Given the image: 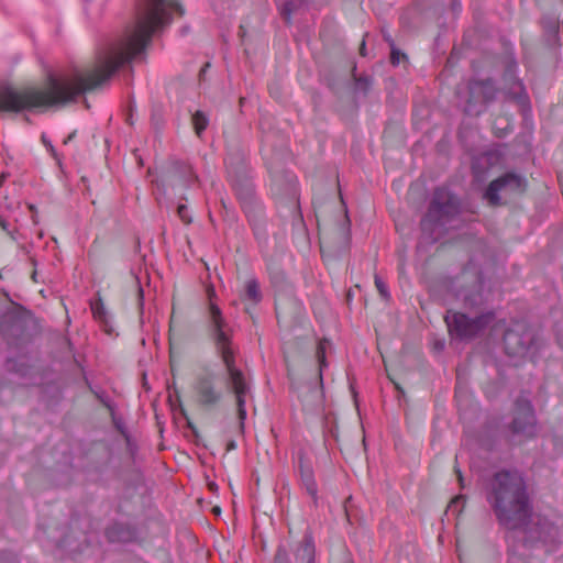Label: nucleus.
<instances>
[{
    "instance_id": "nucleus-1",
    "label": "nucleus",
    "mask_w": 563,
    "mask_h": 563,
    "mask_svg": "<svg viewBox=\"0 0 563 563\" xmlns=\"http://www.w3.org/2000/svg\"><path fill=\"white\" fill-rule=\"evenodd\" d=\"M486 500L497 522L508 530L523 528L531 516L527 485L517 471L503 470L489 478Z\"/></svg>"
},
{
    "instance_id": "nucleus-2",
    "label": "nucleus",
    "mask_w": 563,
    "mask_h": 563,
    "mask_svg": "<svg viewBox=\"0 0 563 563\" xmlns=\"http://www.w3.org/2000/svg\"><path fill=\"white\" fill-rule=\"evenodd\" d=\"M231 328L223 318L220 308L210 302L207 314V333L221 355L228 373V387L235 397L238 417L241 422L246 419L245 401L250 395V387L244 374L235 367L234 354L231 349Z\"/></svg>"
},
{
    "instance_id": "nucleus-3",
    "label": "nucleus",
    "mask_w": 563,
    "mask_h": 563,
    "mask_svg": "<svg viewBox=\"0 0 563 563\" xmlns=\"http://www.w3.org/2000/svg\"><path fill=\"white\" fill-rule=\"evenodd\" d=\"M460 213V201L450 190L438 188L434 190L428 212L421 220L423 234L435 242L448 230V225Z\"/></svg>"
},
{
    "instance_id": "nucleus-4",
    "label": "nucleus",
    "mask_w": 563,
    "mask_h": 563,
    "mask_svg": "<svg viewBox=\"0 0 563 563\" xmlns=\"http://www.w3.org/2000/svg\"><path fill=\"white\" fill-rule=\"evenodd\" d=\"M452 291L465 307L477 308L486 300L483 291V276L479 269L468 264L452 282Z\"/></svg>"
},
{
    "instance_id": "nucleus-5",
    "label": "nucleus",
    "mask_w": 563,
    "mask_h": 563,
    "mask_svg": "<svg viewBox=\"0 0 563 563\" xmlns=\"http://www.w3.org/2000/svg\"><path fill=\"white\" fill-rule=\"evenodd\" d=\"M463 111L468 115L477 117L486 111L497 96V88L492 79L470 80L465 90H457Z\"/></svg>"
},
{
    "instance_id": "nucleus-6",
    "label": "nucleus",
    "mask_w": 563,
    "mask_h": 563,
    "mask_svg": "<svg viewBox=\"0 0 563 563\" xmlns=\"http://www.w3.org/2000/svg\"><path fill=\"white\" fill-rule=\"evenodd\" d=\"M190 399L203 412H212L220 407L223 391L217 386L214 374L196 376L190 386Z\"/></svg>"
},
{
    "instance_id": "nucleus-7",
    "label": "nucleus",
    "mask_w": 563,
    "mask_h": 563,
    "mask_svg": "<svg viewBox=\"0 0 563 563\" xmlns=\"http://www.w3.org/2000/svg\"><path fill=\"white\" fill-rule=\"evenodd\" d=\"M494 319L495 314L492 311L474 318L456 311H448L445 316V322L450 334L462 340L476 336L486 327H488Z\"/></svg>"
},
{
    "instance_id": "nucleus-8",
    "label": "nucleus",
    "mask_w": 563,
    "mask_h": 563,
    "mask_svg": "<svg viewBox=\"0 0 563 563\" xmlns=\"http://www.w3.org/2000/svg\"><path fill=\"white\" fill-rule=\"evenodd\" d=\"M537 340L533 331L522 322L515 323L504 334V346L507 355L526 357L536 349Z\"/></svg>"
},
{
    "instance_id": "nucleus-9",
    "label": "nucleus",
    "mask_w": 563,
    "mask_h": 563,
    "mask_svg": "<svg viewBox=\"0 0 563 563\" xmlns=\"http://www.w3.org/2000/svg\"><path fill=\"white\" fill-rule=\"evenodd\" d=\"M350 244V221L345 214L341 222L320 238V249L323 257H338L345 252Z\"/></svg>"
},
{
    "instance_id": "nucleus-10",
    "label": "nucleus",
    "mask_w": 563,
    "mask_h": 563,
    "mask_svg": "<svg viewBox=\"0 0 563 563\" xmlns=\"http://www.w3.org/2000/svg\"><path fill=\"white\" fill-rule=\"evenodd\" d=\"M527 180L525 177L515 174L506 173L500 177L494 179L487 187L484 197L490 206H499L501 203L499 192L506 194H522L526 190Z\"/></svg>"
},
{
    "instance_id": "nucleus-11",
    "label": "nucleus",
    "mask_w": 563,
    "mask_h": 563,
    "mask_svg": "<svg viewBox=\"0 0 563 563\" xmlns=\"http://www.w3.org/2000/svg\"><path fill=\"white\" fill-rule=\"evenodd\" d=\"M236 196L241 202V206L257 233L262 223V209L254 200L253 187L247 181L234 184Z\"/></svg>"
},
{
    "instance_id": "nucleus-12",
    "label": "nucleus",
    "mask_w": 563,
    "mask_h": 563,
    "mask_svg": "<svg viewBox=\"0 0 563 563\" xmlns=\"http://www.w3.org/2000/svg\"><path fill=\"white\" fill-rule=\"evenodd\" d=\"M517 63L512 56H507L505 60V71L503 75L505 92L515 99L520 106L528 103L526 88L521 80L516 76Z\"/></svg>"
},
{
    "instance_id": "nucleus-13",
    "label": "nucleus",
    "mask_w": 563,
    "mask_h": 563,
    "mask_svg": "<svg viewBox=\"0 0 563 563\" xmlns=\"http://www.w3.org/2000/svg\"><path fill=\"white\" fill-rule=\"evenodd\" d=\"M158 181L166 191L168 188L174 189L177 186L188 187L194 181V176L188 166L175 164L162 175Z\"/></svg>"
},
{
    "instance_id": "nucleus-14",
    "label": "nucleus",
    "mask_w": 563,
    "mask_h": 563,
    "mask_svg": "<svg viewBox=\"0 0 563 563\" xmlns=\"http://www.w3.org/2000/svg\"><path fill=\"white\" fill-rule=\"evenodd\" d=\"M529 533L532 539L544 543H555L560 542L562 539V532L559 527L554 526L545 518H539L533 523V527L530 528Z\"/></svg>"
},
{
    "instance_id": "nucleus-15",
    "label": "nucleus",
    "mask_w": 563,
    "mask_h": 563,
    "mask_svg": "<svg viewBox=\"0 0 563 563\" xmlns=\"http://www.w3.org/2000/svg\"><path fill=\"white\" fill-rule=\"evenodd\" d=\"M297 563H316V548L311 533L307 532L297 544L295 552Z\"/></svg>"
},
{
    "instance_id": "nucleus-16",
    "label": "nucleus",
    "mask_w": 563,
    "mask_h": 563,
    "mask_svg": "<svg viewBox=\"0 0 563 563\" xmlns=\"http://www.w3.org/2000/svg\"><path fill=\"white\" fill-rule=\"evenodd\" d=\"M240 297L244 302L249 303V306L245 307V311L251 314L250 306H256L263 298L261 287L256 278L250 277L245 280Z\"/></svg>"
},
{
    "instance_id": "nucleus-17",
    "label": "nucleus",
    "mask_w": 563,
    "mask_h": 563,
    "mask_svg": "<svg viewBox=\"0 0 563 563\" xmlns=\"http://www.w3.org/2000/svg\"><path fill=\"white\" fill-rule=\"evenodd\" d=\"M106 537L110 542H131L135 538V531L125 523L114 522L106 529Z\"/></svg>"
},
{
    "instance_id": "nucleus-18",
    "label": "nucleus",
    "mask_w": 563,
    "mask_h": 563,
    "mask_svg": "<svg viewBox=\"0 0 563 563\" xmlns=\"http://www.w3.org/2000/svg\"><path fill=\"white\" fill-rule=\"evenodd\" d=\"M299 473L302 485L307 493L312 497L314 504H317V484L314 482L313 470L310 464L306 462L302 455L299 457Z\"/></svg>"
},
{
    "instance_id": "nucleus-19",
    "label": "nucleus",
    "mask_w": 563,
    "mask_h": 563,
    "mask_svg": "<svg viewBox=\"0 0 563 563\" xmlns=\"http://www.w3.org/2000/svg\"><path fill=\"white\" fill-rule=\"evenodd\" d=\"M534 419V409L526 395H520L515 402V418L512 422H531Z\"/></svg>"
},
{
    "instance_id": "nucleus-20",
    "label": "nucleus",
    "mask_w": 563,
    "mask_h": 563,
    "mask_svg": "<svg viewBox=\"0 0 563 563\" xmlns=\"http://www.w3.org/2000/svg\"><path fill=\"white\" fill-rule=\"evenodd\" d=\"M510 441L515 444H520L525 439L530 438L534 433L536 424H508Z\"/></svg>"
},
{
    "instance_id": "nucleus-21",
    "label": "nucleus",
    "mask_w": 563,
    "mask_h": 563,
    "mask_svg": "<svg viewBox=\"0 0 563 563\" xmlns=\"http://www.w3.org/2000/svg\"><path fill=\"white\" fill-rule=\"evenodd\" d=\"M544 35L548 45L555 46L560 43L559 36V21L553 16H548L542 20Z\"/></svg>"
},
{
    "instance_id": "nucleus-22",
    "label": "nucleus",
    "mask_w": 563,
    "mask_h": 563,
    "mask_svg": "<svg viewBox=\"0 0 563 563\" xmlns=\"http://www.w3.org/2000/svg\"><path fill=\"white\" fill-rule=\"evenodd\" d=\"M91 310L93 317L99 320L104 327H108L110 323V318L108 311L104 307L102 299L99 297L97 300L91 302Z\"/></svg>"
},
{
    "instance_id": "nucleus-23",
    "label": "nucleus",
    "mask_w": 563,
    "mask_h": 563,
    "mask_svg": "<svg viewBox=\"0 0 563 563\" xmlns=\"http://www.w3.org/2000/svg\"><path fill=\"white\" fill-rule=\"evenodd\" d=\"M493 130L496 136L504 137L512 130V125L508 118L500 117L495 119Z\"/></svg>"
},
{
    "instance_id": "nucleus-24",
    "label": "nucleus",
    "mask_w": 563,
    "mask_h": 563,
    "mask_svg": "<svg viewBox=\"0 0 563 563\" xmlns=\"http://www.w3.org/2000/svg\"><path fill=\"white\" fill-rule=\"evenodd\" d=\"M195 132L198 136H201L202 132L208 126L209 120L205 112L198 110L192 114L191 118Z\"/></svg>"
},
{
    "instance_id": "nucleus-25",
    "label": "nucleus",
    "mask_w": 563,
    "mask_h": 563,
    "mask_svg": "<svg viewBox=\"0 0 563 563\" xmlns=\"http://www.w3.org/2000/svg\"><path fill=\"white\" fill-rule=\"evenodd\" d=\"M354 79H355V91L366 95L372 86L371 78L367 76H361V77H354Z\"/></svg>"
},
{
    "instance_id": "nucleus-26",
    "label": "nucleus",
    "mask_w": 563,
    "mask_h": 563,
    "mask_svg": "<svg viewBox=\"0 0 563 563\" xmlns=\"http://www.w3.org/2000/svg\"><path fill=\"white\" fill-rule=\"evenodd\" d=\"M328 344V341H321L319 342L317 346V360L319 363V372L322 373L323 368L327 366L325 361V345Z\"/></svg>"
},
{
    "instance_id": "nucleus-27",
    "label": "nucleus",
    "mask_w": 563,
    "mask_h": 563,
    "mask_svg": "<svg viewBox=\"0 0 563 563\" xmlns=\"http://www.w3.org/2000/svg\"><path fill=\"white\" fill-rule=\"evenodd\" d=\"M183 434L186 438H190V439L192 438L197 444H199L201 442L199 431L197 430L195 424H191V423L185 424Z\"/></svg>"
},
{
    "instance_id": "nucleus-28",
    "label": "nucleus",
    "mask_w": 563,
    "mask_h": 563,
    "mask_svg": "<svg viewBox=\"0 0 563 563\" xmlns=\"http://www.w3.org/2000/svg\"><path fill=\"white\" fill-rule=\"evenodd\" d=\"M273 563H291L290 556L284 547L279 545L277 548Z\"/></svg>"
},
{
    "instance_id": "nucleus-29",
    "label": "nucleus",
    "mask_w": 563,
    "mask_h": 563,
    "mask_svg": "<svg viewBox=\"0 0 563 563\" xmlns=\"http://www.w3.org/2000/svg\"><path fill=\"white\" fill-rule=\"evenodd\" d=\"M168 398L172 404V407H174L177 404L179 406V409H180L183 416L186 417V412H185V409L181 404L180 393L178 391V389L176 387H174L173 391L169 390Z\"/></svg>"
},
{
    "instance_id": "nucleus-30",
    "label": "nucleus",
    "mask_w": 563,
    "mask_h": 563,
    "mask_svg": "<svg viewBox=\"0 0 563 563\" xmlns=\"http://www.w3.org/2000/svg\"><path fill=\"white\" fill-rule=\"evenodd\" d=\"M177 214L180 218V220L183 222H185L186 224L191 223V217L189 214V211H188V208H187L186 205H184V203H179L178 205V207H177Z\"/></svg>"
},
{
    "instance_id": "nucleus-31",
    "label": "nucleus",
    "mask_w": 563,
    "mask_h": 563,
    "mask_svg": "<svg viewBox=\"0 0 563 563\" xmlns=\"http://www.w3.org/2000/svg\"><path fill=\"white\" fill-rule=\"evenodd\" d=\"M375 286H376L379 295L384 299H388L389 298V292H388L386 284L377 275H375Z\"/></svg>"
},
{
    "instance_id": "nucleus-32",
    "label": "nucleus",
    "mask_w": 563,
    "mask_h": 563,
    "mask_svg": "<svg viewBox=\"0 0 563 563\" xmlns=\"http://www.w3.org/2000/svg\"><path fill=\"white\" fill-rule=\"evenodd\" d=\"M405 54H402L399 49H397L396 47H393L391 48V52H390V63L393 65H398L400 63V58H405Z\"/></svg>"
},
{
    "instance_id": "nucleus-33",
    "label": "nucleus",
    "mask_w": 563,
    "mask_h": 563,
    "mask_svg": "<svg viewBox=\"0 0 563 563\" xmlns=\"http://www.w3.org/2000/svg\"><path fill=\"white\" fill-rule=\"evenodd\" d=\"M294 10H295L294 1H288V2H286L284 4L283 10H282V14L285 16V19L287 21H289L290 14L292 13Z\"/></svg>"
},
{
    "instance_id": "nucleus-34",
    "label": "nucleus",
    "mask_w": 563,
    "mask_h": 563,
    "mask_svg": "<svg viewBox=\"0 0 563 563\" xmlns=\"http://www.w3.org/2000/svg\"><path fill=\"white\" fill-rule=\"evenodd\" d=\"M0 227L1 229L10 235L12 240H15V236L12 231L9 230L8 221L0 214Z\"/></svg>"
},
{
    "instance_id": "nucleus-35",
    "label": "nucleus",
    "mask_w": 563,
    "mask_h": 563,
    "mask_svg": "<svg viewBox=\"0 0 563 563\" xmlns=\"http://www.w3.org/2000/svg\"><path fill=\"white\" fill-rule=\"evenodd\" d=\"M454 472L456 474L460 487L464 488L465 487L464 478H463L462 473H461L460 468L457 467V465L454 466Z\"/></svg>"
},
{
    "instance_id": "nucleus-36",
    "label": "nucleus",
    "mask_w": 563,
    "mask_h": 563,
    "mask_svg": "<svg viewBox=\"0 0 563 563\" xmlns=\"http://www.w3.org/2000/svg\"><path fill=\"white\" fill-rule=\"evenodd\" d=\"M465 499H466V496H464V495H459V496H456L454 499H452V501H451V506H452V505H455V504H459V503H463V504H464V503H465Z\"/></svg>"
},
{
    "instance_id": "nucleus-37",
    "label": "nucleus",
    "mask_w": 563,
    "mask_h": 563,
    "mask_svg": "<svg viewBox=\"0 0 563 563\" xmlns=\"http://www.w3.org/2000/svg\"><path fill=\"white\" fill-rule=\"evenodd\" d=\"M383 35L384 40L390 45V48L395 47L391 36L387 32H384Z\"/></svg>"
},
{
    "instance_id": "nucleus-38",
    "label": "nucleus",
    "mask_w": 563,
    "mask_h": 563,
    "mask_svg": "<svg viewBox=\"0 0 563 563\" xmlns=\"http://www.w3.org/2000/svg\"><path fill=\"white\" fill-rule=\"evenodd\" d=\"M365 40L363 38L362 43H361V47H360V54L362 56H366V47H365Z\"/></svg>"
},
{
    "instance_id": "nucleus-39",
    "label": "nucleus",
    "mask_w": 563,
    "mask_h": 563,
    "mask_svg": "<svg viewBox=\"0 0 563 563\" xmlns=\"http://www.w3.org/2000/svg\"><path fill=\"white\" fill-rule=\"evenodd\" d=\"M126 444H128V448H129L131 454H133L134 453V445H133V443H132V441H131V439L129 437H126Z\"/></svg>"
},
{
    "instance_id": "nucleus-40",
    "label": "nucleus",
    "mask_w": 563,
    "mask_h": 563,
    "mask_svg": "<svg viewBox=\"0 0 563 563\" xmlns=\"http://www.w3.org/2000/svg\"><path fill=\"white\" fill-rule=\"evenodd\" d=\"M76 136V131L71 132L65 140H64V144H67L69 143L70 141L74 140V137Z\"/></svg>"
},
{
    "instance_id": "nucleus-41",
    "label": "nucleus",
    "mask_w": 563,
    "mask_h": 563,
    "mask_svg": "<svg viewBox=\"0 0 563 563\" xmlns=\"http://www.w3.org/2000/svg\"><path fill=\"white\" fill-rule=\"evenodd\" d=\"M452 8H453V10H454V11H459V10L461 9V3H460V1L454 0V1L452 2Z\"/></svg>"
},
{
    "instance_id": "nucleus-42",
    "label": "nucleus",
    "mask_w": 563,
    "mask_h": 563,
    "mask_svg": "<svg viewBox=\"0 0 563 563\" xmlns=\"http://www.w3.org/2000/svg\"><path fill=\"white\" fill-rule=\"evenodd\" d=\"M235 442L234 441H229L228 444H227V451H231V450H234L235 449Z\"/></svg>"
},
{
    "instance_id": "nucleus-43",
    "label": "nucleus",
    "mask_w": 563,
    "mask_h": 563,
    "mask_svg": "<svg viewBox=\"0 0 563 563\" xmlns=\"http://www.w3.org/2000/svg\"><path fill=\"white\" fill-rule=\"evenodd\" d=\"M210 67V63H206L205 66L200 69V77L207 73V69Z\"/></svg>"
},
{
    "instance_id": "nucleus-44",
    "label": "nucleus",
    "mask_w": 563,
    "mask_h": 563,
    "mask_svg": "<svg viewBox=\"0 0 563 563\" xmlns=\"http://www.w3.org/2000/svg\"><path fill=\"white\" fill-rule=\"evenodd\" d=\"M361 432H362V441H363V444L365 445L366 438H365L364 424H361Z\"/></svg>"
},
{
    "instance_id": "nucleus-45",
    "label": "nucleus",
    "mask_w": 563,
    "mask_h": 563,
    "mask_svg": "<svg viewBox=\"0 0 563 563\" xmlns=\"http://www.w3.org/2000/svg\"><path fill=\"white\" fill-rule=\"evenodd\" d=\"M126 121H128L129 124H131V125L133 124V121H132V107H130V113L128 115Z\"/></svg>"
},
{
    "instance_id": "nucleus-46",
    "label": "nucleus",
    "mask_w": 563,
    "mask_h": 563,
    "mask_svg": "<svg viewBox=\"0 0 563 563\" xmlns=\"http://www.w3.org/2000/svg\"><path fill=\"white\" fill-rule=\"evenodd\" d=\"M212 512H213L214 515L219 516V515L221 514V509H220V507H218V506L213 507V508H212Z\"/></svg>"
},
{
    "instance_id": "nucleus-47",
    "label": "nucleus",
    "mask_w": 563,
    "mask_h": 563,
    "mask_svg": "<svg viewBox=\"0 0 563 563\" xmlns=\"http://www.w3.org/2000/svg\"><path fill=\"white\" fill-rule=\"evenodd\" d=\"M235 427H236V429H238V431H239L240 433H243V429H244V424H243V423L235 424Z\"/></svg>"
},
{
    "instance_id": "nucleus-48",
    "label": "nucleus",
    "mask_w": 563,
    "mask_h": 563,
    "mask_svg": "<svg viewBox=\"0 0 563 563\" xmlns=\"http://www.w3.org/2000/svg\"><path fill=\"white\" fill-rule=\"evenodd\" d=\"M209 488H210L211 490H216V489H217V485H216L214 483H210V484H209Z\"/></svg>"
},
{
    "instance_id": "nucleus-49",
    "label": "nucleus",
    "mask_w": 563,
    "mask_h": 563,
    "mask_svg": "<svg viewBox=\"0 0 563 563\" xmlns=\"http://www.w3.org/2000/svg\"><path fill=\"white\" fill-rule=\"evenodd\" d=\"M279 306H276V316H277V319H279V314H280V311H279Z\"/></svg>"
},
{
    "instance_id": "nucleus-50",
    "label": "nucleus",
    "mask_w": 563,
    "mask_h": 563,
    "mask_svg": "<svg viewBox=\"0 0 563 563\" xmlns=\"http://www.w3.org/2000/svg\"><path fill=\"white\" fill-rule=\"evenodd\" d=\"M69 462V457L68 456H65L64 459V463L67 464Z\"/></svg>"
},
{
    "instance_id": "nucleus-51",
    "label": "nucleus",
    "mask_w": 563,
    "mask_h": 563,
    "mask_svg": "<svg viewBox=\"0 0 563 563\" xmlns=\"http://www.w3.org/2000/svg\"><path fill=\"white\" fill-rule=\"evenodd\" d=\"M558 340H559V343L563 345V340H562V338H561V336H559V338H558Z\"/></svg>"
}]
</instances>
